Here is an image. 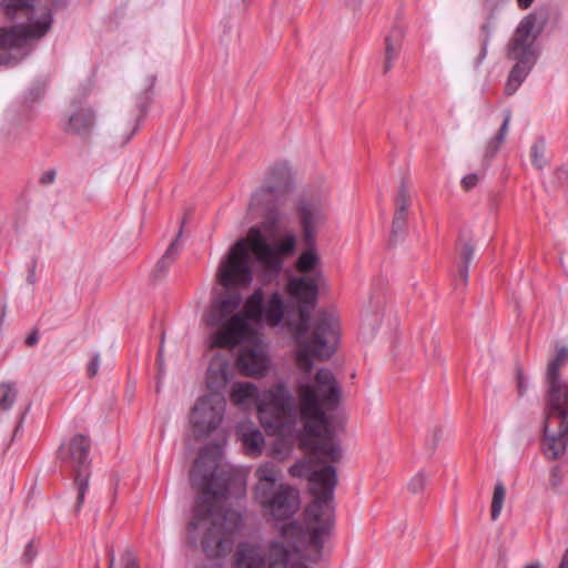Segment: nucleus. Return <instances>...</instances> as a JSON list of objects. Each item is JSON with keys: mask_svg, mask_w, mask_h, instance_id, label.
Segmentation results:
<instances>
[{"mask_svg": "<svg viewBox=\"0 0 568 568\" xmlns=\"http://www.w3.org/2000/svg\"><path fill=\"white\" fill-rule=\"evenodd\" d=\"M460 264L469 266L475 256V247L471 243L465 242L460 248Z\"/></svg>", "mask_w": 568, "mask_h": 568, "instance_id": "obj_40", "label": "nucleus"}, {"mask_svg": "<svg viewBox=\"0 0 568 568\" xmlns=\"http://www.w3.org/2000/svg\"><path fill=\"white\" fill-rule=\"evenodd\" d=\"M37 555H38V548L36 547L34 541L30 540L26 545L24 551H23V554L21 556V562L23 565H29V564H31L34 560Z\"/></svg>", "mask_w": 568, "mask_h": 568, "instance_id": "obj_41", "label": "nucleus"}, {"mask_svg": "<svg viewBox=\"0 0 568 568\" xmlns=\"http://www.w3.org/2000/svg\"><path fill=\"white\" fill-rule=\"evenodd\" d=\"M255 477L257 478V485L255 486V498L261 496V493H267L272 489L277 488L276 485L278 477V469L276 465L272 462H267L262 464L255 471Z\"/></svg>", "mask_w": 568, "mask_h": 568, "instance_id": "obj_22", "label": "nucleus"}, {"mask_svg": "<svg viewBox=\"0 0 568 568\" xmlns=\"http://www.w3.org/2000/svg\"><path fill=\"white\" fill-rule=\"evenodd\" d=\"M285 304L282 295L275 291L271 294L266 304H264L263 318L272 326L278 325L284 316Z\"/></svg>", "mask_w": 568, "mask_h": 568, "instance_id": "obj_25", "label": "nucleus"}, {"mask_svg": "<svg viewBox=\"0 0 568 568\" xmlns=\"http://www.w3.org/2000/svg\"><path fill=\"white\" fill-rule=\"evenodd\" d=\"M219 327L220 329L213 335V347L235 346L248 339L253 334L251 324L242 313L222 321Z\"/></svg>", "mask_w": 568, "mask_h": 568, "instance_id": "obj_15", "label": "nucleus"}, {"mask_svg": "<svg viewBox=\"0 0 568 568\" xmlns=\"http://www.w3.org/2000/svg\"><path fill=\"white\" fill-rule=\"evenodd\" d=\"M267 237L262 226H253L248 230L247 237L233 244L216 273L217 282L223 288L240 290L250 286L253 281L250 248L268 272L278 274L282 271L285 260L296 252V235L288 233L272 242Z\"/></svg>", "mask_w": 568, "mask_h": 568, "instance_id": "obj_4", "label": "nucleus"}, {"mask_svg": "<svg viewBox=\"0 0 568 568\" xmlns=\"http://www.w3.org/2000/svg\"><path fill=\"white\" fill-rule=\"evenodd\" d=\"M404 38V30L399 27H395L390 30L389 34L385 39V61L383 72L387 73L393 62L397 59L399 53L402 41Z\"/></svg>", "mask_w": 568, "mask_h": 568, "instance_id": "obj_24", "label": "nucleus"}, {"mask_svg": "<svg viewBox=\"0 0 568 568\" xmlns=\"http://www.w3.org/2000/svg\"><path fill=\"white\" fill-rule=\"evenodd\" d=\"M24 414H26V413H23V414L21 415L19 424H21V423H22V420H23V418H24ZM19 426H20V425H18V426H17V428H19ZM17 430H18V429H16V432H17Z\"/></svg>", "mask_w": 568, "mask_h": 568, "instance_id": "obj_59", "label": "nucleus"}, {"mask_svg": "<svg viewBox=\"0 0 568 568\" xmlns=\"http://www.w3.org/2000/svg\"><path fill=\"white\" fill-rule=\"evenodd\" d=\"M226 407L225 398L213 392L200 397L190 416L193 435L196 440L206 438L220 426Z\"/></svg>", "mask_w": 568, "mask_h": 568, "instance_id": "obj_13", "label": "nucleus"}, {"mask_svg": "<svg viewBox=\"0 0 568 568\" xmlns=\"http://www.w3.org/2000/svg\"><path fill=\"white\" fill-rule=\"evenodd\" d=\"M223 290V292L212 300L210 308L203 315V320L207 326H220L222 321L235 315L234 312L243 302V296L239 290Z\"/></svg>", "mask_w": 568, "mask_h": 568, "instance_id": "obj_16", "label": "nucleus"}, {"mask_svg": "<svg viewBox=\"0 0 568 568\" xmlns=\"http://www.w3.org/2000/svg\"><path fill=\"white\" fill-rule=\"evenodd\" d=\"M55 171L54 170H48L43 172L39 179L40 184L48 185L54 182L55 180Z\"/></svg>", "mask_w": 568, "mask_h": 568, "instance_id": "obj_47", "label": "nucleus"}, {"mask_svg": "<svg viewBox=\"0 0 568 568\" xmlns=\"http://www.w3.org/2000/svg\"><path fill=\"white\" fill-rule=\"evenodd\" d=\"M233 568H266L264 548L251 542H240L233 555Z\"/></svg>", "mask_w": 568, "mask_h": 568, "instance_id": "obj_18", "label": "nucleus"}, {"mask_svg": "<svg viewBox=\"0 0 568 568\" xmlns=\"http://www.w3.org/2000/svg\"><path fill=\"white\" fill-rule=\"evenodd\" d=\"M524 568H542V565L539 561H536V562L526 565Z\"/></svg>", "mask_w": 568, "mask_h": 568, "instance_id": "obj_58", "label": "nucleus"}, {"mask_svg": "<svg viewBox=\"0 0 568 568\" xmlns=\"http://www.w3.org/2000/svg\"><path fill=\"white\" fill-rule=\"evenodd\" d=\"M182 234V230L179 231L176 237L172 241V243L169 245L168 250L163 254V256L158 261L154 270V275L156 277L163 276L169 266L175 261L176 256L179 255L180 248H179V241L180 236Z\"/></svg>", "mask_w": 568, "mask_h": 568, "instance_id": "obj_30", "label": "nucleus"}, {"mask_svg": "<svg viewBox=\"0 0 568 568\" xmlns=\"http://www.w3.org/2000/svg\"><path fill=\"white\" fill-rule=\"evenodd\" d=\"M90 449V439L82 434L74 435L68 443L61 444L58 449V458L60 462L74 473L73 484L77 489L74 510L77 513L80 511L89 489L91 476Z\"/></svg>", "mask_w": 568, "mask_h": 568, "instance_id": "obj_10", "label": "nucleus"}, {"mask_svg": "<svg viewBox=\"0 0 568 568\" xmlns=\"http://www.w3.org/2000/svg\"><path fill=\"white\" fill-rule=\"evenodd\" d=\"M255 499L277 521L292 518L301 507L298 490L284 484L265 494L261 493V496Z\"/></svg>", "mask_w": 568, "mask_h": 568, "instance_id": "obj_14", "label": "nucleus"}, {"mask_svg": "<svg viewBox=\"0 0 568 568\" xmlns=\"http://www.w3.org/2000/svg\"><path fill=\"white\" fill-rule=\"evenodd\" d=\"M89 95V89L83 88L79 95L70 101L69 108L63 112L61 130L69 135L78 136L81 140L91 138L97 122V110L83 101Z\"/></svg>", "mask_w": 568, "mask_h": 568, "instance_id": "obj_12", "label": "nucleus"}, {"mask_svg": "<svg viewBox=\"0 0 568 568\" xmlns=\"http://www.w3.org/2000/svg\"><path fill=\"white\" fill-rule=\"evenodd\" d=\"M568 361V348L560 347L548 363L545 374L542 453L556 460L568 448V382L562 379L560 369Z\"/></svg>", "mask_w": 568, "mask_h": 568, "instance_id": "obj_6", "label": "nucleus"}, {"mask_svg": "<svg viewBox=\"0 0 568 568\" xmlns=\"http://www.w3.org/2000/svg\"><path fill=\"white\" fill-rule=\"evenodd\" d=\"M293 477H307L315 496L314 501L305 509L306 518L315 526L304 528L298 521L294 520L282 525L281 536L298 551L302 547H307L314 551L310 556L312 561L321 558L324 545V536L328 534L334 517L333 498L337 485L336 469L332 465H325L320 469L311 470L306 463L295 464L290 468Z\"/></svg>", "mask_w": 568, "mask_h": 568, "instance_id": "obj_2", "label": "nucleus"}, {"mask_svg": "<svg viewBox=\"0 0 568 568\" xmlns=\"http://www.w3.org/2000/svg\"><path fill=\"white\" fill-rule=\"evenodd\" d=\"M535 0H517L518 7L523 10L528 9Z\"/></svg>", "mask_w": 568, "mask_h": 568, "instance_id": "obj_54", "label": "nucleus"}, {"mask_svg": "<svg viewBox=\"0 0 568 568\" xmlns=\"http://www.w3.org/2000/svg\"><path fill=\"white\" fill-rule=\"evenodd\" d=\"M51 13H44L39 20L30 24H19L0 28V49L18 51L19 57L8 53H0L9 63L1 65H14L19 63L29 53V41L42 38L51 27Z\"/></svg>", "mask_w": 568, "mask_h": 568, "instance_id": "obj_11", "label": "nucleus"}, {"mask_svg": "<svg viewBox=\"0 0 568 568\" xmlns=\"http://www.w3.org/2000/svg\"><path fill=\"white\" fill-rule=\"evenodd\" d=\"M257 413L267 434L288 433L296 417L294 397L283 383H278L257 396Z\"/></svg>", "mask_w": 568, "mask_h": 568, "instance_id": "obj_9", "label": "nucleus"}, {"mask_svg": "<svg viewBox=\"0 0 568 568\" xmlns=\"http://www.w3.org/2000/svg\"><path fill=\"white\" fill-rule=\"evenodd\" d=\"M427 481L428 476L424 471H418L408 481L407 488L412 494H419L425 489Z\"/></svg>", "mask_w": 568, "mask_h": 568, "instance_id": "obj_36", "label": "nucleus"}, {"mask_svg": "<svg viewBox=\"0 0 568 568\" xmlns=\"http://www.w3.org/2000/svg\"><path fill=\"white\" fill-rule=\"evenodd\" d=\"M37 0H2L1 8L4 16L13 19L19 14H28L34 7Z\"/></svg>", "mask_w": 568, "mask_h": 568, "instance_id": "obj_31", "label": "nucleus"}, {"mask_svg": "<svg viewBox=\"0 0 568 568\" xmlns=\"http://www.w3.org/2000/svg\"><path fill=\"white\" fill-rule=\"evenodd\" d=\"M193 488L202 489L195 498L192 518L187 524V540L191 547L200 545L207 558H221L230 550L225 523L227 513L215 499L226 498L229 481L219 469V457L210 447L200 450L190 471Z\"/></svg>", "mask_w": 568, "mask_h": 568, "instance_id": "obj_1", "label": "nucleus"}, {"mask_svg": "<svg viewBox=\"0 0 568 568\" xmlns=\"http://www.w3.org/2000/svg\"><path fill=\"white\" fill-rule=\"evenodd\" d=\"M114 562H115V556H114L113 550L111 549L109 551V567L108 568H114Z\"/></svg>", "mask_w": 568, "mask_h": 568, "instance_id": "obj_56", "label": "nucleus"}, {"mask_svg": "<svg viewBox=\"0 0 568 568\" xmlns=\"http://www.w3.org/2000/svg\"><path fill=\"white\" fill-rule=\"evenodd\" d=\"M293 189L291 169L286 163L271 168L264 184L252 194L248 209L262 213L261 226L270 239L286 225L285 206Z\"/></svg>", "mask_w": 568, "mask_h": 568, "instance_id": "obj_7", "label": "nucleus"}, {"mask_svg": "<svg viewBox=\"0 0 568 568\" xmlns=\"http://www.w3.org/2000/svg\"><path fill=\"white\" fill-rule=\"evenodd\" d=\"M344 2L348 8L357 9L361 7L363 0H344Z\"/></svg>", "mask_w": 568, "mask_h": 568, "instance_id": "obj_53", "label": "nucleus"}, {"mask_svg": "<svg viewBox=\"0 0 568 568\" xmlns=\"http://www.w3.org/2000/svg\"><path fill=\"white\" fill-rule=\"evenodd\" d=\"M297 210L303 229V240L312 244L317 229L325 222L324 210L318 203L308 201H302Z\"/></svg>", "mask_w": 568, "mask_h": 568, "instance_id": "obj_17", "label": "nucleus"}, {"mask_svg": "<svg viewBox=\"0 0 568 568\" xmlns=\"http://www.w3.org/2000/svg\"><path fill=\"white\" fill-rule=\"evenodd\" d=\"M36 267H37V262L33 261L32 264L29 267L28 276H27V281H28L29 284H34L36 281H37Z\"/></svg>", "mask_w": 568, "mask_h": 568, "instance_id": "obj_50", "label": "nucleus"}, {"mask_svg": "<svg viewBox=\"0 0 568 568\" xmlns=\"http://www.w3.org/2000/svg\"><path fill=\"white\" fill-rule=\"evenodd\" d=\"M100 367V355L98 353L93 354L92 359L88 364L87 373L90 378L94 377Z\"/></svg>", "mask_w": 568, "mask_h": 568, "instance_id": "obj_45", "label": "nucleus"}, {"mask_svg": "<svg viewBox=\"0 0 568 568\" xmlns=\"http://www.w3.org/2000/svg\"><path fill=\"white\" fill-rule=\"evenodd\" d=\"M468 272H469V266H467V265H459L458 266L459 280H460L462 285H464V286L468 282Z\"/></svg>", "mask_w": 568, "mask_h": 568, "instance_id": "obj_48", "label": "nucleus"}, {"mask_svg": "<svg viewBox=\"0 0 568 568\" xmlns=\"http://www.w3.org/2000/svg\"><path fill=\"white\" fill-rule=\"evenodd\" d=\"M300 410L304 419V430L318 440L312 445V453L317 464L324 462L338 463L342 458V448L334 440L331 423L324 407L334 408L339 400L341 389L331 371L320 368L315 375L314 385L300 386Z\"/></svg>", "mask_w": 568, "mask_h": 568, "instance_id": "obj_5", "label": "nucleus"}, {"mask_svg": "<svg viewBox=\"0 0 568 568\" xmlns=\"http://www.w3.org/2000/svg\"><path fill=\"white\" fill-rule=\"evenodd\" d=\"M2 63H4V59H3L2 57H0V65H1ZM6 63H9V61H8V60H6Z\"/></svg>", "mask_w": 568, "mask_h": 568, "instance_id": "obj_60", "label": "nucleus"}, {"mask_svg": "<svg viewBox=\"0 0 568 568\" xmlns=\"http://www.w3.org/2000/svg\"><path fill=\"white\" fill-rule=\"evenodd\" d=\"M216 374V372L213 368L209 369V376H207V386L209 388H214L215 385L212 381L213 375ZM217 374L221 376V384L224 386L227 384L230 376H229V367L227 365H221L219 368Z\"/></svg>", "mask_w": 568, "mask_h": 568, "instance_id": "obj_39", "label": "nucleus"}, {"mask_svg": "<svg viewBox=\"0 0 568 568\" xmlns=\"http://www.w3.org/2000/svg\"><path fill=\"white\" fill-rule=\"evenodd\" d=\"M564 483V473L559 465H555L549 471V485L551 489L557 490Z\"/></svg>", "mask_w": 568, "mask_h": 568, "instance_id": "obj_38", "label": "nucleus"}, {"mask_svg": "<svg viewBox=\"0 0 568 568\" xmlns=\"http://www.w3.org/2000/svg\"><path fill=\"white\" fill-rule=\"evenodd\" d=\"M433 357L436 359V361H439L440 359V353H439V345L437 342H434V352H433Z\"/></svg>", "mask_w": 568, "mask_h": 568, "instance_id": "obj_55", "label": "nucleus"}, {"mask_svg": "<svg viewBox=\"0 0 568 568\" xmlns=\"http://www.w3.org/2000/svg\"><path fill=\"white\" fill-rule=\"evenodd\" d=\"M558 568H568V548L565 549Z\"/></svg>", "mask_w": 568, "mask_h": 568, "instance_id": "obj_52", "label": "nucleus"}, {"mask_svg": "<svg viewBox=\"0 0 568 568\" xmlns=\"http://www.w3.org/2000/svg\"><path fill=\"white\" fill-rule=\"evenodd\" d=\"M237 365L246 376H262L267 371V358L260 348L245 347L240 352Z\"/></svg>", "mask_w": 568, "mask_h": 568, "instance_id": "obj_21", "label": "nucleus"}, {"mask_svg": "<svg viewBox=\"0 0 568 568\" xmlns=\"http://www.w3.org/2000/svg\"><path fill=\"white\" fill-rule=\"evenodd\" d=\"M324 282L323 272L313 275L292 276L286 284V292L297 304L298 323L294 326L295 339L298 344L296 361L305 373L313 368V359H327L334 353L329 345L335 337V318L326 312L318 314L310 338L304 339L310 328L311 313L317 306L320 285Z\"/></svg>", "mask_w": 568, "mask_h": 568, "instance_id": "obj_3", "label": "nucleus"}, {"mask_svg": "<svg viewBox=\"0 0 568 568\" xmlns=\"http://www.w3.org/2000/svg\"><path fill=\"white\" fill-rule=\"evenodd\" d=\"M546 21L545 12L535 11L526 16L516 28L507 49L508 58L516 62L505 85L507 95H513L518 90L536 64L539 55L536 41Z\"/></svg>", "mask_w": 568, "mask_h": 568, "instance_id": "obj_8", "label": "nucleus"}, {"mask_svg": "<svg viewBox=\"0 0 568 568\" xmlns=\"http://www.w3.org/2000/svg\"><path fill=\"white\" fill-rule=\"evenodd\" d=\"M162 354H163V341L161 342L160 349L158 353V361H159L160 366L162 365Z\"/></svg>", "mask_w": 568, "mask_h": 568, "instance_id": "obj_57", "label": "nucleus"}, {"mask_svg": "<svg viewBox=\"0 0 568 568\" xmlns=\"http://www.w3.org/2000/svg\"><path fill=\"white\" fill-rule=\"evenodd\" d=\"M291 558V551L281 541H272L268 546V555L266 557V567L268 568H287Z\"/></svg>", "mask_w": 568, "mask_h": 568, "instance_id": "obj_26", "label": "nucleus"}, {"mask_svg": "<svg viewBox=\"0 0 568 568\" xmlns=\"http://www.w3.org/2000/svg\"><path fill=\"white\" fill-rule=\"evenodd\" d=\"M264 293L262 288H256L244 303V316L246 320L258 322L263 318Z\"/></svg>", "mask_w": 568, "mask_h": 568, "instance_id": "obj_27", "label": "nucleus"}, {"mask_svg": "<svg viewBox=\"0 0 568 568\" xmlns=\"http://www.w3.org/2000/svg\"><path fill=\"white\" fill-rule=\"evenodd\" d=\"M155 78H150L149 84L145 90L136 97V108L138 113L132 119V125L129 132L124 129H118V135L121 144H126L135 132L139 130V125L141 120L146 115L149 105L152 102L153 97V87H154Z\"/></svg>", "mask_w": 568, "mask_h": 568, "instance_id": "obj_20", "label": "nucleus"}, {"mask_svg": "<svg viewBox=\"0 0 568 568\" xmlns=\"http://www.w3.org/2000/svg\"><path fill=\"white\" fill-rule=\"evenodd\" d=\"M480 30L484 33V39L481 41L480 52H479L478 58L476 60V67H478L483 62V60L486 58V55H487V47H488V43H489V40H490V30H491L490 22L487 21L486 23H484L481 26Z\"/></svg>", "mask_w": 568, "mask_h": 568, "instance_id": "obj_37", "label": "nucleus"}, {"mask_svg": "<svg viewBox=\"0 0 568 568\" xmlns=\"http://www.w3.org/2000/svg\"><path fill=\"white\" fill-rule=\"evenodd\" d=\"M305 250L300 254L295 262V268L298 273L303 275H313L315 272H322L317 268L320 265V256L316 250V242L313 240L312 244L310 242H304Z\"/></svg>", "mask_w": 568, "mask_h": 568, "instance_id": "obj_23", "label": "nucleus"}, {"mask_svg": "<svg viewBox=\"0 0 568 568\" xmlns=\"http://www.w3.org/2000/svg\"><path fill=\"white\" fill-rule=\"evenodd\" d=\"M516 379H517L518 394H519V396H523L527 390V383H526L524 372L521 368L517 369Z\"/></svg>", "mask_w": 568, "mask_h": 568, "instance_id": "obj_46", "label": "nucleus"}, {"mask_svg": "<svg viewBox=\"0 0 568 568\" xmlns=\"http://www.w3.org/2000/svg\"><path fill=\"white\" fill-rule=\"evenodd\" d=\"M123 568H140L139 562L131 549H125L121 556Z\"/></svg>", "mask_w": 568, "mask_h": 568, "instance_id": "obj_42", "label": "nucleus"}, {"mask_svg": "<svg viewBox=\"0 0 568 568\" xmlns=\"http://www.w3.org/2000/svg\"><path fill=\"white\" fill-rule=\"evenodd\" d=\"M17 395L18 390L14 383L0 384V409L9 410L13 406Z\"/></svg>", "mask_w": 568, "mask_h": 568, "instance_id": "obj_32", "label": "nucleus"}, {"mask_svg": "<svg viewBox=\"0 0 568 568\" xmlns=\"http://www.w3.org/2000/svg\"><path fill=\"white\" fill-rule=\"evenodd\" d=\"M261 394L252 383H235L232 386L230 398L234 404H243L246 400H254L257 404V396Z\"/></svg>", "mask_w": 568, "mask_h": 568, "instance_id": "obj_29", "label": "nucleus"}, {"mask_svg": "<svg viewBox=\"0 0 568 568\" xmlns=\"http://www.w3.org/2000/svg\"><path fill=\"white\" fill-rule=\"evenodd\" d=\"M442 437L443 429L440 427L434 428L430 438L427 439V445L432 452H434L437 448Z\"/></svg>", "mask_w": 568, "mask_h": 568, "instance_id": "obj_44", "label": "nucleus"}, {"mask_svg": "<svg viewBox=\"0 0 568 568\" xmlns=\"http://www.w3.org/2000/svg\"><path fill=\"white\" fill-rule=\"evenodd\" d=\"M510 119H511V112H510V110H506L505 111L504 121H503V123H501V125L499 128L498 133L495 135L494 139H491L487 143V145L485 148L484 158H485V161L487 163L497 154V152L499 151L500 146L505 142V138H506L507 132H508V126H509Z\"/></svg>", "mask_w": 568, "mask_h": 568, "instance_id": "obj_28", "label": "nucleus"}, {"mask_svg": "<svg viewBox=\"0 0 568 568\" xmlns=\"http://www.w3.org/2000/svg\"><path fill=\"white\" fill-rule=\"evenodd\" d=\"M531 163L532 165L541 170L547 165L546 160V145L544 140H537L530 148Z\"/></svg>", "mask_w": 568, "mask_h": 568, "instance_id": "obj_35", "label": "nucleus"}, {"mask_svg": "<svg viewBox=\"0 0 568 568\" xmlns=\"http://www.w3.org/2000/svg\"><path fill=\"white\" fill-rule=\"evenodd\" d=\"M39 341V332L38 329H33L26 338V344L29 347L34 346Z\"/></svg>", "mask_w": 568, "mask_h": 568, "instance_id": "obj_49", "label": "nucleus"}, {"mask_svg": "<svg viewBox=\"0 0 568 568\" xmlns=\"http://www.w3.org/2000/svg\"><path fill=\"white\" fill-rule=\"evenodd\" d=\"M409 203L410 195L406 182L403 180L395 199L396 209L392 222L390 243H396L406 231Z\"/></svg>", "mask_w": 568, "mask_h": 568, "instance_id": "obj_19", "label": "nucleus"}, {"mask_svg": "<svg viewBox=\"0 0 568 568\" xmlns=\"http://www.w3.org/2000/svg\"><path fill=\"white\" fill-rule=\"evenodd\" d=\"M557 176H558V180L568 183V166L560 168L557 171Z\"/></svg>", "mask_w": 568, "mask_h": 568, "instance_id": "obj_51", "label": "nucleus"}, {"mask_svg": "<svg viewBox=\"0 0 568 568\" xmlns=\"http://www.w3.org/2000/svg\"><path fill=\"white\" fill-rule=\"evenodd\" d=\"M243 444L251 454H261L264 445V436L258 429L243 434Z\"/></svg>", "mask_w": 568, "mask_h": 568, "instance_id": "obj_33", "label": "nucleus"}, {"mask_svg": "<svg viewBox=\"0 0 568 568\" xmlns=\"http://www.w3.org/2000/svg\"><path fill=\"white\" fill-rule=\"evenodd\" d=\"M479 182V175L477 173H470L463 178L462 187L465 191H470L473 187L477 185Z\"/></svg>", "mask_w": 568, "mask_h": 568, "instance_id": "obj_43", "label": "nucleus"}, {"mask_svg": "<svg viewBox=\"0 0 568 568\" xmlns=\"http://www.w3.org/2000/svg\"><path fill=\"white\" fill-rule=\"evenodd\" d=\"M506 496V488L501 481H497L494 487V494L491 499V507H490V517L493 520H497L500 516L504 500Z\"/></svg>", "mask_w": 568, "mask_h": 568, "instance_id": "obj_34", "label": "nucleus"}]
</instances>
